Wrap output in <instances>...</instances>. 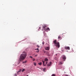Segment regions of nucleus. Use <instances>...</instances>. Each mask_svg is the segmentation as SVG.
<instances>
[{
	"instance_id": "f257e3e1",
	"label": "nucleus",
	"mask_w": 76,
	"mask_h": 76,
	"mask_svg": "<svg viewBox=\"0 0 76 76\" xmlns=\"http://www.w3.org/2000/svg\"><path fill=\"white\" fill-rule=\"evenodd\" d=\"M26 56H27V54L25 53L21 54L20 56V58L19 59V61H23V60H24L25 58H26Z\"/></svg>"
},
{
	"instance_id": "f03ea898",
	"label": "nucleus",
	"mask_w": 76,
	"mask_h": 76,
	"mask_svg": "<svg viewBox=\"0 0 76 76\" xmlns=\"http://www.w3.org/2000/svg\"><path fill=\"white\" fill-rule=\"evenodd\" d=\"M53 44H54L55 46H56V47H58V48H60V43L59 42H57L56 40H55L53 41Z\"/></svg>"
},
{
	"instance_id": "7ed1b4c3",
	"label": "nucleus",
	"mask_w": 76,
	"mask_h": 76,
	"mask_svg": "<svg viewBox=\"0 0 76 76\" xmlns=\"http://www.w3.org/2000/svg\"><path fill=\"white\" fill-rule=\"evenodd\" d=\"M62 58L64 60V61H65V60L66 59V58L65 56L63 55L62 56Z\"/></svg>"
},
{
	"instance_id": "20e7f679",
	"label": "nucleus",
	"mask_w": 76,
	"mask_h": 76,
	"mask_svg": "<svg viewBox=\"0 0 76 76\" xmlns=\"http://www.w3.org/2000/svg\"><path fill=\"white\" fill-rule=\"evenodd\" d=\"M44 31H50V29L49 28H45L44 29Z\"/></svg>"
},
{
	"instance_id": "39448f33",
	"label": "nucleus",
	"mask_w": 76,
	"mask_h": 76,
	"mask_svg": "<svg viewBox=\"0 0 76 76\" xmlns=\"http://www.w3.org/2000/svg\"><path fill=\"white\" fill-rule=\"evenodd\" d=\"M47 25L45 24H43L42 26V28L43 30L44 29H45V28H47Z\"/></svg>"
},
{
	"instance_id": "423d86ee",
	"label": "nucleus",
	"mask_w": 76,
	"mask_h": 76,
	"mask_svg": "<svg viewBox=\"0 0 76 76\" xmlns=\"http://www.w3.org/2000/svg\"><path fill=\"white\" fill-rule=\"evenodd\" d=\"M65 50H70V47H65Z\"/></svg>"
},
{
	"instance_id": "0eeeda50",
	"label": "nucleus",
	"mask_w": 76,
	"mask_h": 76,
	"mask_svg": "<svg viewBox=\"0 0 76 76\" xmlns=\"http://www.w3.org/2000/svg\"><path fill=\"white\" fill-rule=\"evenodd\" d=\"M51 64H52V62H50V63H48V64L47 65L48 66H50L51 65Z\"/></svg>"
},
{
	"instance_id": "6e6552de",
	"label": "nucleus",
	"mask_w": 76,
	"mask_h": 76,
	"mask_svg": "<svg viewBox=\"0 0 76 76\" xmlns=\"http://www.w3.org/2000/svg\"><path fill=\"white\" fill-rule=\"evenodd\" d=\"M46 50H50V47H48L45 48Z\"/></svg>"
},
{
	"instance_id": "1a4fd4ad",
	"label": "nucleus",
	"mask_w": 76,
	"mask_h": 76,
	"mask_svg": "<svg viewBox=\"0 0 76 76\" xmlns=\"http://www.w3.org/2000/svg\"><path fill=\"white\" fill-rule=\"evenodd\" d=\"M42 61L43 62V66H45V64H44L45 63V61Z\"/></svg>"
},
{
	"instance_id": "9d476101",
	"label": "nucleus",
	"mask_w": 76,
	"mask_h": 76,
	"mask_svg": "<svg viewBox=\"0 0 76 76\" xmlns=\"http://www.w3.org/2000/svg\"><path fill=\"white\" fill-rule=\"evenodd\" d=\"M45 61H48V58H45Z\"/></svg>"
},
{
	"instance_id": "9b49d317",
	"label": "nucleus",
	"mask_w": 76,
	"mask_h": 76,
	"mask_svg": "<svg viewBox=\"0 0 76 76\" xmlns=\"http://www.w3.org/2000/svg\"><path fill=\"white\" fill-rule=\"evenodd\" d=\"M64 63L63 62V61H60V64H63Z\"/></svg>"
},
{
	"instance_id": "f8f14e48",
	"label": "nucleus",
	"mask_w": 76,
	"mask_h": 76,
	"mask_svg": "<svg viewBox=\"0 0 76 76\" xmlns=\"http://www.w3.org/2000/svg\"><path fill=\"white\" fill-rule=\"evenodd\" d=\"M58 39H61V36H59L58 37Z\"/></svg>"
},
{
	"instance_id": "ddd939ff",
	"label": "nucleus",
	"mask_w": 76,
	"mask_h": 76,
	"mask_svg": "<svg viewBox=\"0 0 76 76\" xmlns=\"http://www.w3.org/2000/svg\"><path fill=\"white\" fill-rule=\"evenodd\" d=\"M25 69H23L22 70V72H24V71H25Z\"/></svg>"
},
{
	"instance_id": "4468645a",
	"label": "nucleus",
	"mask_w": 76,
	"mask_h": 76,
	"mask_svg": "<svg viewBox=\"0 0 76 76\" xmlns=\"http://www.w3.org/2000/svg\"><path fill=\"white\" fill-rule=\"evenodd\" d=\"M38 64H39V65H41L42 64V62H40Z\"/></svg>"
},
{
	"instance_id": "2eb2a0df",
	"label": "nucleus",
	"mask_w": 76,
	"mask_h": 76,
	"mask_svg": "<svg viewBox=\"0 0 76 76\" xmlns=\"http://www.w3.org/2000/svg\"><path fill=\"white\" fill-rule=\"evenodd\" d=\"M27 61H24L23 62V63H26Z\"/></svg>"
},
{
	"instance_id": "dca6fc26",
	"label": "nucleus",
	"mask_w": 76,
	"mask_h": 76,
	"mask_svg": "<svg viewBox=\"0 0 76 76\" xmlns=\"http://www.w3.org/2000/svg\"><path fill=\"white\" fill-rule=\"evenodd\" d=\"M21 71H22V69H19V70L18 71L19 72H21Z\"/></svg>"
},
{
	"instance_id": "f3484780",
	"label": "nucleus",
	"mask_w": 76,
	"mask_h": 76,
	"mask_svg": "<svg viewBox=\"0 0 76 76\" xmlns=\"http://www.w3.org/2000/svg\"><path fill=\"white\" fill-rule=\"evenodd\" d=\"M46 70V69L44 68V69H43V71L44 72H45V70Z\"/></svg>"
},
{
	"instance_id": "a211bd4d",
	"label": "nucleus",
	"mask_w": 76,
	"mask_h": 76,
	"mask_svg": "<svg viewBox=\"0 0 76 76\" xmlns=\"http://www.w3.org/2000/svg\"><path fill=\"white\" fill-rule=\"evenodd\" d=\"M52 76H56V75H55L54 74H53L52 75Z\"/></svg>"
},
{
	"instance_id": "6ab92c4d",
	"label": "nucleus",
	"mask_w": 76,
	"mask_h": 76,
	"mask_svg": "<svg viewBox=\"0 0 76 76\" xmlns=\"http://www.w3.org/2000/svg\"><path fill=\"white\" fill-rule=\"evenodd\" d=\"M23 53H24V54H26V53L24 51L23 52Z\"/></svg>"
},
{
	"instance_id": "aec40b11",
	"label": "nucleus",
	"mask_w": 76,
	"mask_h": 76,
	"mask_svg": "<svg viewBox=\"0 0 76 76\" xmlns=\"http://www.w3.org/2000/svg\"><path fill=\"white\" fill-rule=\"evenodd\" d=\"M33 61H35V59L33 58Z\"/></svg>"
},
{
	"instance_id": "412c9836",
	"label": "nucleus",
	"mask_w": 76,
	"mask_h": 76,
	"mask_svg": "<svg viewBox=\"0 0 76 76\" xmlns=\"http://www.w3.org/2000/svg\"><path fill=\"white\" fill-rule=\"evenodd\" d=\"M37 47L39 48V45H37Z\"/></svg>"
},
{
	"instance_id": "4be33fe9",
	"label": "nucleus",
	"mask_w": 76,
	"mask_h": 76,
	"mask_svg": "<svg viewBox=\"0 0 76 76\" xmlns=\"http://www.w3.org/2000/svg\"><path fill=\"white\" fill-rule=\"evenodd\" d=\"M44 42H42V44H43V45H44Z\"/></svg>"
},
{
	"instance_id": "5701e85b",
	"label": "nucleus",
	"mask_w": 76,
	"mask_h": 76,
	"mask_svg": "<svg viewBox=\"0 0 76 76\" xmlns=\"http://www.w3.org/2000/svg\"><path fill=\"white\" fill-rule=\"evenodd\" d=\"M34 66H36V63L35 62L34 63Z\"/></svg>"
},
{
	"instance_id": "b1692460",
	"label": "nucleus",
	"mask_w": 76,
	"mask_h": 76,
	"mask_svg": "<svg viewBox=\"0 0 76 76\" xmlns=\"http://www.w3.org/2000/svg\"><path fill=\"white\" fill-rule=\"evenodd\" d=\"M29 57H30V58H32V56H29Z\"/></svg>"
},
{
	"instance_id": "393cba45",
	"label": "nucleus",
	"mask_w": 76,
	"mask_h": 76,
	"mask_svg": "<svg viewBox=\"0 0 76 76\" xmlns=\"http://www.w3.org/2000/svg\"><path fill=\"white\" fill-rule=\"evenodd\" d=\"M14 76H17V75H16V74H15L14 75Z\"/></svg>"
},
{
	"instance_id": "a878e982",
	"label": "nucleus",
	"mask_w": 76,
	"mask_h": 76,
	"mask_svg": "<svg viewBox=\"0 0 76 76\" xmlns=\"http://www.w3.org/2000/svg\"><path fill=\"white\" fill-rule=\"evenodd\" d=\"M36 52H37V53H38V52H39V50H38L36 51Z\"/></svg>"
},
{
	"instance_id": "bb28decb",
	"label": "nucleus",
	"mask_w": 76,
	"mask_h": 76,
	"mask_svg": "<svg viewBox=\"0 0 76 76\" xmlns=\"http://www.w3.org/2000/svg\"><path fill=\"white\" fill-rule=\"evenodd\" d=\"M19 71H18V72H17L18 74H19Z\"/></svg>"
},
{
	"instance_id": "cd10ccee",
	"label": "nucleus",
	"mask_w": 76,
	"mask_h": 76,
	"mask_svg": "<svg viewBox=\"0 0 76 76\" xmlns=\"http://www.w3.org/2000/svg\"><path fill=\"white\" fill-rule=\"evenodd\" d=\"M35 50H39V49L38 48H37L36 49H35Z\"/></svg>"
},
{
	"instance_id": "c85d7f7f",
	"label": "nucleus",
	"mask_w": 76,
	"mask_h": 76,
	"mask_svg": "<svg viewBox=\"0 0 76 76\" xmlns=\"http://www.w3.org/2000/svg\"><path fill=\"white\" fill-rule=\"evenodd\" d=\"M47 63H48V62H46V64H47Z\"/></svg>"
},
{
	"instance_id": "c756f323",
	"label": "nucleus",
	"mask_w": 76,
	"mask_h": 76,
	"mask_svg": "<svg viewBox=\"0 0 76 76\" xmlns=\"http://www.w3.org/2000/svg\"><path fill=\"white\" fill-rule=\"evenodd\" d=\"M39 29H41V27H39Z\"/></svg>"
},
{
	"instance_id": "7c9ffc66",
	"label": "nucleus",
	"mask_w": 76,
	"mask_h": 76,
	"mask_svg": "<svg viewBox=\"0 0 76 76\" xmlns=\"http://www.w3.org/2000/svg\"><path fill=\"white\" fill-rule=\"evenodd\" d=\"M56 56H57V54H56Z\"/></svg>"
},
{
	"instance_id": "2f4dec72",
	"label": "nucleus",
	"mask_w": 76,
	"mask_h": 76,
	"mask_svg": "<svg viewBox=\"0 0 76 76\" xmlns=\"http://www.w3.org/2000/svg\"><path fill=\"white\" fill-rule=\"evenodd\" d=\"M65 76H68V75H66Z\"/></svg>"
},
{
	"instance_id": "473e14b6",
	"label": "nucleus",
	"mask_w": 76,
	"mask_h": 76,
	"mask_svg": "<svg viewBox=\"0 0 76 76\" xmlns=\"http://www.w3.org/2000/svg\"><path fill=\"white\" fill-rule=\"evenodd\" d=\"M37 56V55H36L35 56Z\"/></svg>"
},
{
	"instance_id": "72a5a7b5",
	"label": "nucleus",
	"mask_w": 76,
	"mask_h": 76,
	"mask_svg": "<svg viewBox=\"0 0 76 76\" xmlns=\"http://www.w3.org/2000/svg\"><path fill=\"white\" fill-rule=\"evenodd\" d=\"M26 76H28V75H27Z\"/></svg>"
}]
</instances>
